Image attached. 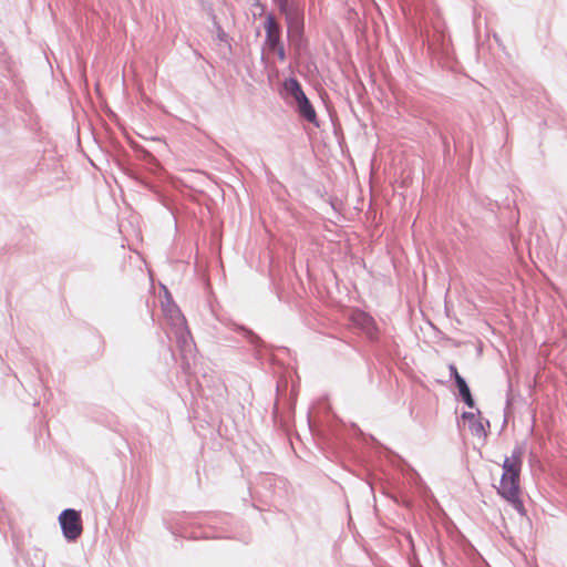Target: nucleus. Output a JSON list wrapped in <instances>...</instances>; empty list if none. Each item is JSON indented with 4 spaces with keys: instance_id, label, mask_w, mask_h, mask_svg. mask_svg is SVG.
Listing matches in <instances>:
<instances>
[{
    "instance_id": "f257e3e1",
    "label": "nucleus",
    "mask_w": 567,
    "mask_h": 567,
    "mask_svg": "<svg viewBox=\"0 0 567 567\" xmlns=\"http://www.w3.org/2000/svg\"><path fill=\"white\" fill-rule=\"evenodd\" d=\"M524 450L516 446L511 456L505 457L503 473L496 486L497 494L508 502L519 514L525 515L524 503L520 497V472Z\"/></svg>"
},
{
    "instance_id": "1a4fd4ad",
    "label": "nucleus",
    "mask_w": 567,
    "mask_h": 567,
    "mask_svg": "<svg viewBox=\"0 0 567 567\" xmlns=\"http://www.w3.org/2000/svg\"><path fill=\"white\" fill-rule=\"evenodd\" d=\"M281 12L287 13L288 0H275Z\"/></svg>"
},
{
    "instance_id": "0eeeda50",
    "label": "nucleus",
    "mask_w": 567,
    "mask_h": 567,
    "mask_svg": "<svg viewBox=\"0 0 567 567\" xmlns=\"http://www.w3.org/2000/svg\"><path fill=\"white\" fill-rule=\"evenodd\" d=\"M287 17H288V21H289V25H288L289 35L292 38H299L301 35V30H302L301 19L299 18L298 14L292 16V14L287 13Z\"/></svg>"
},
{
    "instance_id": "9d476101",
    "label": "nucleus",
    "mask_w": 567,
    "mask_h": 567,
    "mask_svg": "<svg viewBox=\"0 0 567 567\" xmlns=\"http://www.w3.org/2000/svg\"><path fill=\"white\" fill-rule=\"evenodd\" d=\"M450 369V372H451V375L454 378V380L456 381V375H460L456 367L454 364H450L449 367Z\"/></svg>"
},
{
    "instance_id": "6e6552de",
    "label": "nucleus",
    "mask_w": 567,
    "mask_h": 567,
    "mask_svg": "<svg viewBox=\"0 0 567 567\" xmlns=\"http://www.w3.org/2000/svg\"><path fill=\"white\" fill-rule=\"evenodd\" d=\"M285 87L295 97L296 101L306 95L301 89L300 83L296 79L287 80L285 82Z\"/></svg>"
},
{
    "instance_id": "423d86ee",
    "label": "nucleus",
    "mask_w": 567,
    "mask_h": 567,
    "mask_svg": "<svg viewBox=\"0 0 567 567\" xmlns=\"http://www.w3.org/2000/svg\"><path fill=\"white\" fill-rule=\"evenodd\" d=\"M456 385H457V389H458V392H460V395L462 396V399L464 400V402L470 406L472 408L474 405V401H473V398H472V394H471V391L465 382V380L461 377V375H456V381H455Z\"/></svg>"
},
{
    "instance_id": "7ed1b4c3",
    "label": "nucleus",
    "mask_w": 567,
    "mask_h": 567,
    "mask_svg": "<svg viewBox=\"0 0 567 567\" xmlns=\"http://www.w3.org/2000/svg\"><path fill=\"white\" fill-rule=\"evenodd\" d=\"M266 43L270 51L275 52L280 61L286 59L284 45L280 42V28L274 16L269 14L265 21Z\"/></svg>"
},
{
    "instance_id": "39448f33",
    "label": "nucleus",
    "mask_w": 567,
    "mask_h": 567,
    "mask_svg": "<svg viewBox=\"0 0 567 567\" xmlns=\"http://www.w3.org/2000/svg\"><path fill=\"white\" fill-rule=\"evenodd\" d=\"M463 425H467L472 433L481 434L483 431L482 423L477 420V416L472 412H465L462 415Z\"/></svg>"
},
{
    "instance_id": "20e7f679",
    "label": "nucleus",
    "mask_w": 567,
    "mask_h": 567,
    "mask_svg": "<svg viewBox=\"0 0 567 567\" xmlns=\"http://www.w3.org/2000/svg\"><path fill=\"white\" fill-rule=\"evenodd\" d=\"M298 110L301 116H303L307 121L313 123L317 118V114L311 103L305 95L303 97L297 100Z\"/></svg>"
},
{
    "instance_id": "f03ea898",
    "label": "nucleus",
    "mask_w": 567,
    "mask_h": 567,
    "mask_svg": "<svg viewBox=\"0 0 567 567\" xmlns=\"http://www.w3.org/2000/svg\"><path fill=\"white\" fill-rule=\"evenodd\" d=\"M59 522L64 537L68 540H76L83 532L81 515L75 509H65L59 516Z\"/></svg>"
}]
</instances>
